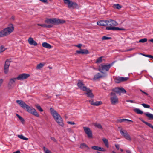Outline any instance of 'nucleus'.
I'll list each match as a JSON object with an SVG mask.
<instances>
[{
  "instance_id": "f257e3e1",
  "label": "nucleus",
  "mask_w": 153,
  "mask_h": 153,
  "mask_svg": "<svg viewBox=\"0 0 153 153\" xmlns=\"http://www.w3.org/2000/svg\"><path fill=\"white\" fill-rule=\"evenodd\" d=\"M16 102L20 106L24 109L32 114L36 116L39 117V115L36 110L32 107H30L26 104L23 101L21 100H17Z\"/></svg>"
},
{
  "instance_id": "f03ea898",
  "label": "nucleus",
  "mask_w": 153,
  "mask_h": 153,
  "mask_svg": "<svg viewBox=\"0 0 153 153\" xmlns=\"http://www.w3.org/2000/svg\"><path fill=\"white\" fill-rule=\"evenodd\" d=\"M50 111L59 126L62 127L64 125L63 120L60 115L56 110L52 108H50Z\"/></svg>"
},
{
  "instance_id": "7ed1b4c3",
  "label": "nucleus",
  "mask_w": 153,
  "mask_h": 153,
  "mask_svg": "<svg viewBox=\"0 0 153 153\" xmlns=\"http://www.w3.org/2000/svg\"><path fill=\"white\" fill-rule=\"evenodd\" d=\"M14 30V27L12 24L8 25V27L0 31V37L6 36L10 35Z\"/></svg>"
},
{
  "instance_id": "20e7f679",
  "label": "nucleus",
  "mask_w": 153,
  "mask_h": 153,
  "mask_svg": "<svg viewBox=\"0 0 153 153\" xmlns=\"http://www.w3.org/2000/svg\"><path fill=\"white\" fill-rule=\"evenodd\" d=\"M64 3L68 5L69 8L78 9L79 8L78 4L75 2H73L70 0H63Z\"/></svg>"
},
{
  "instance_id": "39448f33",
  "label": "nucleus",
  "mask_w": 153,
  "mask_h": 153,
  "mask_svg": "<svg viewBox=\"0 0 153 153\" xmlns=\"http://www.w3.org/2000/svg\"><path fill=\"white\" fill-rule=\"evenodd\" d=\"M114 62L112 63L111 64H102L99 66L98 70L99 71L103 73V74H105L104 73L103 71H108L111 66L112 65Z\"/></svg>"
},
{
  "instance_id": "423d86ee",
  "label": "nucleus",
  "mask_w": 153,
  "mask_h": 153,
  "mask_svg": "<svg viewBox=\"0 0 153 153\" xmlns=\"http://www.w3.org/2000/svg\"><path fill=\"white\" fill-rule=\"evenodd\" d=\"M110 95L111 102L112 104L114 105L116 103H118V98L115 94L114 92H112L111 93Z\"/></svg>"
},
{
  "instance_id": "0eeeda50",
  "label": "nucleus",
  "mask_w": 153,
  "mask_h": 153,
  "mask_svg": "<svg viewBox=\"0 0 153 153\" xmlns=\"http://www.w3.org/2000/svg\"><path fill=\"white\" fill-rule=\"evenodd\" d=\"M30 76L28 74L22 73L19 75L16 79L18 80H23L27 79Z\"/></svg>"
},
{
  "instance_id": "6e6552de",
  "label": "nucleus",
  "mask_w": 153,
  "mask_h": 153,
  "mask_svg": "<svg viewBox=\"0 0 153 153\" xmlns=\"http://www.w3.org/2000/svg\"><path fill=\"white\" fill-rule=\"evenodd\" d=\"M83 128L85 132L87 134L88 137L89 138H92V132L90 129L89 128L86 127H84Z\"/></svg>"
},
{
  "instance_id": "1a4fd4ad",
  "label": "nucleus",
  "mask_w": 153,
  "mask_h": 153,
  "mask_svg": "<svg viewBox=\"0 0 153 153\" xmlns=\"http://www.w3.org/2000/svg\"><path fill=\"white\" fill-rule=\"evenodd\" d=\"M10 61L8 59L6 61L4 66V72L5 74H7L9 71V68L10 65Z\"/></svg>"
},
{
  "instance_id": "9d476101",
  "label": "nucleus",
  "mask_w": 153,
  "mask_h": 153,
  "mask_svg": "<svg viewBox=\"0 0 153 153\" xmlns=\"http://www.w3.org/2000/svg\"><path fill=\"white\" fill-rule=\"evenodd\" d=\"M112 91L117 94H118L119 95H121V93H126V91L123 88H115L113 89Z\"/></svg>"
},
{
  "instance_id": "9b49d317",
  "label": "nucleus",
  "mask_w": 153,
  "mask_h": 153,
  "mask_svg": "<svg viewBox=\"0 0 153 153\" xmlns=\"http://www.w3.org/2000/svg\"><path fill=\"white\" fill-rule=\"evenodd\" d=\"M16 79H17L16 78H13L9 80L8 84V86L9 89H11L14 86Z\"/></svg>"
},
{
  "instance_id": "f8f14e48",
  "label": "nucleus",
  "mask_w": 153,
  "mask_h": 153,
  "mask_svg": "<svg viewBox=\"0 0 153 153\" xmlns=\"http://www.w3.org/2000/svg\"><path fill=\"white\" fill-rule=\"evenodd\" d=\"M107 26L108 27H114L118 25L117 23L114 20L110 19L107 21Z\"/></svg>"
},
{
  "instance_id": "ddd939ff",
  "label": "nucleus",
  "mask_w": 153,
  "mask_h": 153,
  "mask_svg": "<svg viewBox=\"0 0 153 153\" xmlns=\"http://www.w3.org/2000/svg\"><path fill=\"white\" fill-rule=\"evenodd\" d=\"M120 132L121 135L126 139L129 140H131V138L130 135L126 131H123L122 129H121L120 131Z\"/></svg>"
},
{
  "instance_id": "4468645a",
  "label": "nucleus",
  "mask_w": 153,
  "mask_h": 153,
  "mask_svg": "<svg viewBox=\"0 0 153 153\" xmlns=\"http://www.w3.org/2000/svg\"><path fill=\"white\" fill-rule=\"evenodd\" d=\"M77 85L79 88L83 91H85L86 90L87 87L84 86V84L80 80L78 81V83L77 84Z\"/></svg>"
},
{
  "instance_id": "2eb2a0df",
  "label": "nucleus",
  "mask_w": 153,
  "mask_h": 153,
  "mask_svg": "<svg viewBox=\"0 0 153 153\" xmlns=\"http://www.w3.org/2000/svg\"><path fill=\"white\" fill-rule=\"evenodd\" d=\"M107 75L106 74H104L102 75L100 73H98L96 74L94 76L93 79L94 80H97L100 78L104 77Z\"/></svg>"
},
{
  "instance_id": "dca6fc26",
  "label": "nucleus",
  "mask_w": 153,
  "mask_h": 153,
  "mask_svg": "<svg viewBox=\"0 0 153 153\" xmlns=\"http://www.w3.org/2000/svg\"><path fill=\"white\" fill-rule=\"evenodd\" d=\"M84 91H86L87 93L86 94L87 95V96L91 98H93L94 97V95L92 92L91 90H90L89 88H87L86 90Z\"/></svg>"
},
{
  "instance_id": "f3484780",
  "label": "nucleus",
  "mask_w": 153,
  "mask_h": 153,
  "mask_svg": "<svg viewBox=\"0 0 153 153\" xmlns=\"http://www.w3.org/2000/svg\"><path fill=\"white\" fill-rule=\"evenodd\" d=\"M107 20H102L98 21L97 22V25L102 26H107Z\"/></svg>"
},
{
  "instance_id": "a211bd4d",
  "label": "nucleus",
  "mask_w": 153,
  "mask_h": 153,
  "mask_svg": "<svg viewBox=\"0 0 153 153\" xmlns=\"http://www.w3.org/2000/svg\"><path fill=\"white\" fill-rule=\"evenodd\" d=\"M28 41L30 45L34 46H36L37 45L36 42L31 37L29 38Z\"/></svg>"
},
{
  "instance_id": "6ab92c4d",
  "label": "nucleus",
  "mask_w": 153,
  "mask_h": 153,
  "mask_svg": "<svg viewBox=\"0 0 153 153\" xmlns=\"http://www.w3.org/2000/svg\"><path fill=\"white\" fill-rule=\"evenodd\" d=\"M106 30H123L125 29L123 28H120L118 27H107L106 28Z\"/></svg>"
},
{
  "instance_id": "aec40b11",
  "label": "nucleus",
  "mask_w": 153,
  "mask_h": 153,
  "mask_svg": "<svg viewBox=\"0 0 153 153\" xmlns=\"http://www.w3.org/2000/svg\"><path fill=\"white\" fill-rule=\"evenodd\" d=\"M76 52L78 54H88L89 53L88 51L87 50L80 49V51H76Z\"/></svg>"
},
{
  "instance_id": "412c9836",
  "label": "nucleus",
  "mask_w": 153,
  "mask_h": 153,
  "mask_svg": "<svg viewBox=\"0 0 153 153\" xmlns=\"http://www.w3.org/2000/svg\"><path fill=\"white\" fill-rule=\"evenodd\" d=\"M55 24L59 25L60 24H62L65 22V21L64 20L59 19H55Z\"/></svg>"
},
{
  "instance_id": "4be33fe9",
  "label": "nucleus",
  "mask_w": 153,
  "mask_h": 153,
  "mask_svg": "<svg viewBox=\"0 0 153 153\" xmlns=\"http://www.w3.org/2000/svg\"><path fill=\"white\" fill-rule=\"evenodd\" d=\"M55 19H47L45 21V22L48 24H55Z\"/></svg>"
},
{
  "instance_id": "5701e85b",
  "label": "nucleus",
  "mask_w": 153,
  "mask_h": 153,
  "mask_svg": "<svg viewBox=\"0 0 153 153\" xmlns=\"http://www.w3.org/2000/svg\"><path fill=\"white\" fill-rule=\"evenodd\" d=\"M42 46L43 47L48 49H51L52 48L50 44L45 42L43 43L42 44Z\"/></svg>"
},
{
  "instance_id": "b1692460",
  "label": "nucleus",
  "mask_w": 153,
  "mask_h": 153,
  "mask_svg": "<svg viewBox=\"0 0 153 153\" xmlns=\"http://www.w3.org/2000/svg\"><path fill=\"white\" fill-rule=\"evenodd\" d=\"M144 114L149 118V120H153V114L149 113H145Z\"/></svg>"
},
{
  "instance_id": "393cba45",
  "label": "nucleus",
  "mask_w": 153,
  "mask_h": 153,
  "mask_svg": "<svg viewBox=\"0 0 153 153\" xmlns=\"http://www.w3.org/2000/svg\"><path fill=\"white\" fill-rule=\"evenodd\" d=\"M140 119L146 125H147L149 127L151 128L152 129H153V126L151 124L149 123L148 122H146L141 119Z\"/></svg>"
},
{
  "instance_id": "a878e982",
  "label": "nucleus",
  "mask_w": 153,
  "mask_h": 153,
  "mask_svg": "<svg viewBox=\"0 0 153 153\" xmlns=\"http://www.w3.org/2000/svg\"><path fill=\"white\" fill-rule=\"evenodd\" d=\"M134 111L137 113L139 114H142L143 113V111L138 108H135L134 109Z\"/></svg>"
},
{
  "instance_id": "bb28decb",
  "label": "nucleus",
  "mask_w": 153,
  "mask_h": 153,
  "mask_svg": "<svg viewBox=\"0 0 153 153\" xmlns=\"http://www.w3.org/2000/svg\"><path fill=\"white\" fill-rule=\"evenodd\" d=\"M44 65L45 63H40L37 65L36 68L38 70H40L44 66Z\"/></svg>"
},
{
  "instance_id": "cd10ccee",
  "label": "nucleus",
  "mask_w": 153,
  "mask_h": 153,
  "mask_svg": "<svg viewBox=\"0 0 153 153\" xmlns=\"http://www.w3.org/2000/svg\"><path fill=\"white\" fill-rule=\"evenodd\" d=\"M80 147L83 149H89V147L86 144H80Z\"/></svg>"
},
{
  "instance_id": "c85d7f7f",
  "label": "nucleus",
  "mask_w": 153,
  "mask_h": 153,
  "mask_svg": "<svg viewBox=\"0 0 153 153\" xmlns=\"http://www.w3.org/2000/svg\"><path fill=\"white\" fill-rule=\"evenodd\" d=\"M16 116L20 120L22 124H24L25 122V120L20 116L18 114H16Z\"/></svg>"
},
{
  "instance_id": "c756f323",
  "label": "nucleus",
  "mask_w": 153,
  "mask_h": 153,
  "mask_svg": "<svg viewBox=\"0 0 153 153\" xmlns=\"http://www.w3.org/2000/svg\"><path fill=\"white\" fill-rule=\"evenodd\" d=\"M17 136L19 138L22 140H28V138L25 137L22 134L18 135Z\"/></svg>"
},
{
  "instance_id": "7c9ffc66",
  "label": "nucleus",
  "mask_w": 153,
  "mask_h": 153,
  "mask_svg": "<svg viewBox=\"0 0 153 153\" xmlns=\"http://www.w3.org/2000/svg\"><path fill=\"white\" fill-rule=\"evenodd\" d=\"M121 79L120 77H116L115 79V82L117 83H120L122 82Z\"/></svg>"
},
{
  "instance_id": "2f4dec72",
  "label": "nucleus",
  "mask_w": 153,
  "mask_h": 153,
  "mask_svg": "<svg viewBox=\"0 0 153 153\" xmlns=\"http://www.w3.org/2000/svg\"><path fill=\"white\" fill-rule=\"evenodd\" d=\"M94 125L96 127H97L100 129H102V127L100 124L98 123H94Z\"/></svg>"
},
{
  "instance_id": "473e14b6",
  "label": "nucleus",
  "mask_w": 153,
  "mask_h": 153,
  "mask_svg": "<svg viewBox=\"0 0 153 153\" xmlns=\"http://www.w3.org/2000/svg\"><path fill=\"white\" fill-rule=\"evenodd\" d=\"M113 7L114 8H116L117 9H120L122 7L119 4H114Z\"/></svg>"
},
{
  "instance_id": "72a5a7b5",
  "label": "nucleus",
  "mask_w": 153,
  "mask_h": 153,
  "mask_svg": "<svg viewBox=\"0 0 153 153\" xmlns=\"http://www.w3.org/2000/svg\"><path fill=\"white\" fill-rule=\"evenodd\" d=\"M43 149L45 153H52L50 150L45 147H43Z\"/></svg>"
},
{
  "instance_id": "f704fd0d",
  "label": "nucleus",
  "mask_w": 153,
  "mask_h": 153,
  "mask_svg": "<svg viewBox=\"0 0 153 153\" xmlns=\"http://www.w3.org/2000/svg\"><path fill=\"white\" fill-rule=\"evenodd\" d=\"M36 107L40 112H42L43 111V109L41 108L40 106L38 104L36 105Z\"/></svg>"
},
{
  "instance_id": "c9c22d12",
  "label": "nucleus",
  "mask_w": 153,
  "mask_h": 153,
  "mask_svg": "<svg viewBox=\"0 0 153 153\" xmlns=\"http://www.w3.org/2000/svg\"><path fill=\"white\" fill-rule=\"evenodd\" d=\"M102 104V102L97 101L94 102V106H98Z\"/></svg>"
},
{
  "instance_id": "e433bc0d",
  "label": "nucleus",
  "mask_w": 153,
  "mask_h": 153,
  "mask_svg": "<svg viewBox=\"0 0 153 153\" xmlns=\"http://www.w3.org/2000/svg\"><path fill=\"white\" fill-rule=\"evenodd\" d=\"M147 39L146 38H144L140 40L139 41V42L144 43L147 41Z\"/></svg>"
},
{
  "instance_id": "4c0bfd02",
  "label": "nucleus",
  "mask_w": 153,
  "mask_h": 153,
  "mask_svg": "<svg viewBox=\"0 0 153 153\" xmlns=\"http://www.w3.org/2000/svg\"><path fill=\"white\" fill-rule=\"evenodd\" d=\"M102 57H100L98 58L97 60L96 61V63H100L102 62Z\"/></svg>"
},
{
  "instance_id": "58836bf2",
  "label": "nucleus",
  "mask_w": 153,
  "mask_h": 153,
  "mask_svg": "<svg viewBox=\"0 0 153 153\" xmlns=\"http://www.w3.org/2000/svg\"><path fill=\"white\" fill-rule=\"evenodd\" d=\"M121 79V81L122 82L126 81H127L128 79V77H120Z\"/></svg>"
},
{
  "instance_id": "ea45409f",
  "label": "nucleus",
  "mask_w": 153,
  "mask_h": 153,
  "mask_svg": "<svg viewBox=\"0 0 153 153\" xmlns=\"http://www.w3.org/2000/svg\"><path fill=\"white\" fill-rule=\"evenodd\" d=\"M145 108H150V106L149 105L146 104L144 103H143L141 104Z\"/></svg>"
},
{
  "instance_id": "a19ab883",
  "label": "nucleus",
  "mask_w": 153,
  "mask_h": 153,
  "mask_svg": "<svg viewBox=\"0 0 153 153\" xmlns=\"http://www.w3.org/2000/svg\"><path fill=\"white\" fill-rule=\"evenodd\" d=\"M5 50V48L3 46H1L0 47V53L3 52Z\"/></svg>"
},
{
  "instance_id": "79ce46f5",
  "label": "nucleus",
  "mask_w": 153,
  "mask_h": 153,
  "mask_svg": "<svg viewBox=\"0 0 153 153\" xmlns=\"http://www.w3.org/2000/svg\"><path fill=\"white\" fill-rule=\"evenodd\" d=\"M111 38L110 37H107L105 36H103L102 38V40H108L111 39Z\"/></svg>"
},
{
  "instance_id": "37998d69",
  "label": "nucleus",
  "mask_w": 153,
  "mask_h": 153,
  "mask_svg": "<svg viewBox=\"0 0 153 153\" xmlns=\"http://www.w3.org/2000/svg\"><path fill=\"white\" fill-rule=\"evenodd\" d=\"M102 140L103 141V142L104 143H108V141L107 139H106L103 138L102 139Z\"/></svg>"
},
{
  "instance_id": "c03bdc74",
  "label": "nucleus",
  "mask_w": 153,
  "mask_h": 153,
  "mask_svg": "<svg viewBox=\"0 0 153 153\" xmlns=\"http://www.w3.org/2000/svg\"><path fill=\"white\" fill-rule=\"evenodd\" d=\"M98 151L104 152L106 150L103 148H102L100 147H99Z\"/></svg>"
},
{
  "instance_id": "a18cd8bd",
  "label": "nucleus",
  "mask_w": 153,
  "mask_h": 153,
  "mask_svg": "<svg viewBox=\"0 0 153 153\" xmlns=\"http://www.w3.org/2000/svg\"><path fill=\"white\" fill-rule=\"evenodd\" d=\"M126 120V119H119L117 121L118 122L122 123L124 121Z\"/></svg>"
},
{
  "instance_id": "49530a36",
  "label": "nucleus",
  "mask_w": 153,
  "mask_h": 153,
  "mask_svg": "<svg viewBox=\"0 0 153 153\" xmlns=\"http://www.w3.org/2000/svg\"><path fill=\"white\" fill-rule=\"evenodd\" d=\"M98 147H99V146H92L91 148L93 149L98 151Z\"/></svg>"
},
{
  "instance_id": "de8ad7c7",
  "label": "nucleus",
  "mask_w": 153,
  "mask_h": 153,
  "mask_svg": "<svg viewBox=\"0 0 153 153\" xmlns=\"http://www.w3.org/2000/svg\"><path fill=\"white\" fill-rule=\"evenodd\" d=\"M37 25L38 26H41V27H46V24H38Z\"/></svg>"
},
{
  "instance_id": "09e8293b",
  "label": "nucleus",
  "mask_w": 153,
  "mask_h": 153,
  "mask_svg": "<svg viewBox=\"0 0 153 153\" xmlns=\"http://www.w3.org/2000/svg\"><path fill=\"white\" fill-rule=\"evenodd\" d=\"M53 27V25H46V28H51Z\"/></svg>"
},
{
  "instance_id": "8fccbe9b",
  "label": "nucleus",
  "mask_w": 153,
  "mask_h": 153,
  "mask_svg": "<svg viewBox=\"0 0 153 153\" xmlns=\"http://www.w3.org/2000/svg\"><path fill=\"white\" fill-rule=\"evenodd\" d=\"M40 1L44 3H45L48 4V1L47 0H39Z\"/></svg>"
},
{
  "instance_id": "3c124183",
  "label": "nucleus",
  "mask_w": 153,
  "mask_h": 153,
  "mask_svg": "<svg viewBox=\"0 0 153 153\" xmlns=\"http://www.w3.org/2000/svg\"><path fill=\"white\" fill-rule=\"evenodd\" d=\"M67 123L68 124H70L71 125H74L75 124L74 122L71 121H68Z\"/></svg>"
},
{
  "instance_id": "603ef678",
  "label": "nucleus",
  "mask_w": 153,
  "mask_h": 153,
  "mask_svg": "<svg viewBox=\"0 0 153 153\" xmlns=\"http://www.w3.org/2000/svg\"><path fill=\"white\" fill-rule=\"evenodd\" d=\"M89 102L90 103L91 105H94V102L93 100H90L89 101Z\"/></svg>"
},
{
  "instance_id": "864d4df0",
  "label": "nucleus",
  "mask_w": 153,
  "mask_h": 153,
  "mask_svg": "<svg viewBox=\"0 0 153 153\" xmlns=\"http://www.w3.org/2000/svg\"><path fill=\"white\" fill-rule=\"evenodd\" d=\"M3 82V80L2 79H0V87H1Z\"/></svg>"
},
{
  "instance_id": "5fc2aeb1",
  "label": "nucleus",
  "mask_w": 153,
  "mask_h": 153,
  "mask_svg": "<svg viewBox=\"0 0 153 153\" xmlns=\"http://www.w3.org/2000/svg\"><path fill=\"white\" fill-rule=\"evenodd\" d=\"M51 139L54 142H56V140L55 138L54 137H51Z\"/></svg>"
},
{
  "instance_id": "6e6d98bb",
  "label": "nucleus",
  "mask_w": 153,
  "mask_h": 153,
  "mask_svg": "<svg viewBox=\"0 0 153 153\" xmlns=\"http://www.w3.org/2000/svg\"><path fill=\"white\" fill-rule=\"evenodd\" d=\"M115 147H116V148H117V149L118 150L119 149V144H116L115 145Z\"/></svg>"
},
{
  "instance_id": "4d7b16f0",
  "label": "nucleus",
  "mask_w": 153,
  "mask_h": 153,
  "mask_svg": "<svg viewBox=\"0 0 153 153\" xmlns=\"http://www.w3.org/2000/svg\"><path fill=\"white\" fill-rule=\"evenodd\" d=\"M126 102H130L132 103H134V101L131 100H127Z\"/></svg>"
},
{
  "instance_id": "13d9d810",
  "label": "nucleus",
  "mask_w": 153,
  "mask_h": 153,
  "mask_svg": "<svg viewBox=\"0 0 153 153\" xmlns=\"http://www.w3.org/2000/svg\"><path fill=\"white\" fill-rule=\"evenodd\" d=\"M82 46V44H79L78 45H76V46L78 47L79 48H81V46Z\"/></svg>"
},
{
  "instance_id": "bf43d9fd",
  "label": "nucleus",
  "mask_w": 153,
  "mask_h": 153,
  "mask_svg": "<svg viewBox=\"0 0 153 153\" xmlns=\"http://www.w3.org/2000/svg\"><path fill=\"white\" fill-rule=\"evenodd\" d=\"M126 121H127V122H133V121L132 120H129V119H126Z\"/></svg>"
},
{
  "instance_id": "052dcab7",
  "label": "nucleus",
  "mask_w": 153,
  "mask_h": 153,
  "mask_svg": "<svg viewBox=\"0 0 153 153\" xmlns=\"http://www.w3.org/2000/svg\"><path fill=\"white\" fill-rule=\"evenodd\" d=\"M145 56L146 57H149V58H151V55H146V56Z\"/></svg>"
},
{
  "instance_id": "680f3d73",
  "label": "nucleus",
  "mask_w": 153,
  "mask_h": 153,
  "mask_svg": "<svg viewBox=\"0 0 153 153\" xmlns=\"http://www.w3.org/2000/svg\"><path fill=\"white\" fill-rule=\"evenodd\" d=\"M13 153H20V150H18L16 151V152H14Z\"/></svg>"
},
{
  "instance_id": "e2e57ef3",
  "label": "nucleus",
  "mask_w": 153,
  "mask_h": 153,
  "mask_svg": "<svg viewBox=\"0 0 153 153\" xmlns=\"http://www.w3.org/2000/svg\"><path fill=\"white\" fill-rule=\"evenodd\" d=\"M126 152L127 153H131V151L129 150H127L126 151Z\"/></svg>"
},
{
  "instance_id": "0e129e2a",
  "label": "nucleus",
  "mask_w": 153,
  "mask_h": 153,
  "mask_svg": "<svg viewBox=\"0 0 153 153\" xmlns=\"http://www.w3.org/2000/svg\"><path fill=\"white\" fill-rule=\"evenodd\" d=\"M68 131L69 132H72V130H71V129H70V128L68 129Z\"/></svg>"
},
{
  "instance_id": "69168bd1",
  "label": "nucleus",
  "mask_w": 153,
  "mask_h": 153,
  "mask_svg": "<svg viewBox=\"0 0 153 153\" xmlns=\"http://www.w3.org/2000/svg\"><path fill=\"white\" fill-rule=\"evenodd\" d=\"M105 146L108 148L109 147V144H105Z\"/></svg>"
},
{
  "instance_id": "338daca9",
  "label": "nucleus",
  "mask_w": 153,
  "mask_h": 153,
  "mask_svg": "<svg viewBox=\"0 0 153 153\" xmlns=\"http://www.w3.org/2000/svg\"><path fill=\"white\" fill-rule=\"evenodd\" d=\"M149 41L153 43V39H151L150 40H149Z\"/></svg>"
},
{
  "instance_id": "774afa93",
  "label": "nucleus",
  "mask_w": 153,
  "mask_h": 153,
  "mask_svg": "<svg viewBox=\"0 0 153 153\" xmlns=\"http://www.w3.org/2000/svg\"><path fill=\"white\" fill-rule=\"evenodd\" d=\"M140 91L143 93L144 94L145 93V92L142 90L141 89H140Z\"/></svg>"
}]
</instances>
